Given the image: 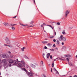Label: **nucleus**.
Wrapping results in <instances>:
<instances>
[{"label":"nucleus","mask_w":77,"mask_h":77,"mask_svg":"<svg viewBox=\"0 0 77 77\" xmlns=\"http://www.w3.org/2000/svg\"><path fill=\"white\" fill-rule=\"evenodd\" d=\"M58 39L60 41H63L64 42V41H66V37H63V35H61L60 37L58 38Z\"/></svg>","instance_id":"f257e3e1"},{"label":"nucleus","mask_w":77,"mask_h":77,"mask_svg":"<svg viewBox=\"0 0 77 77\" xmlns=\"http://www.w3.org/2000/svg\"><path fill=\"white\" fill-rule=\"evenodd\" d=\"M70 12V10H66V12H65V17H67V16H68V15L69 14V13Z\"/></svg>","instance_id":"f03ea898"},{"label":"nucleus","mask_w":77,"mask_h":77,"mask_svg":"<svg viewBox=\"0 0 77 77\" xmlns=\"http://www.w3.org/2000/svg\"><path fill=\"white\" fill-rule=\"evenodd\" d=\"M6 40V44H10V43L11 42H10V40H9V39L8 38V37H6L5 39Z\"/></svg>","instance_id":"7ed1b4c3"},{"label":"nucleus","mask_w":77,"mask_h":77,"mask_svg":"<svg viewBox=\"0 0 77 77\" xmlns=\"http://www.w3.org/2000/svg\"><path fill=\"white\" fill-rule=\"evenodd\" d=\"M27 74L28 75H30L31 77H32L33 75V73L32 72H28L27 73Z\"/></svg>","instance_id":"20e7f679"},{"label":"nucleus","mask_w":77,"mask_h":77,"mask_svg":"<svg viewBox=\"0 0 77 77\" xmlns=\"http://www.w3.org/2000/svg\"><path fill=\"white\" fill-rule=\"evenodd\" d=\"M2 63H3L4 65H6L7 63V61H6V59H4L2 60Z\"/></svg>","instance_id":"39448f33"},{"label":"nucleus","mask_w":77,"mask_h":77,"mask_svg":"<svg viewBox=\"0 0 77 77\" xmlns=\"http://www.w3.org/2000/svg\"><path fill=\"white\" fill-rule=\"evenodd\" d=\"M18 65H19L17 66L18 67H19V68H22V67H23V65L20 63H18Z\"/></svg>","instance_id":"423d86ee"},{"label":"nucleus","mask_w":77,"mask_h":77,"mask_svg":"<svg viewBox=\"0 0 77 77\" xmlns=\"http://www.w3.org/2000/svg\"><path fill=\"white\" fill-rule=\"evenodd\" d=\"M23 66L25 68H28L29 67V65L26 63L24 65H23Z\"/></svg>","instance_id":"0eeeda50"},{"label":"nucleus","mask_w":77,"mask_h":77,"mask_svg":"<svg viewBox=\"0 0 77 77\" xmlns=\"http://www.w3.org/2000/svg\"><path fill=\"white\" fill-rule=\"evenodd\" d=\"M30 67L33 68H35L36 67V66L33 65V64H30Z\"/></svg>","instance_id":"6e6552de"},{"label":"nucleus","mask_w":77,"mask_h":77,"mask_svg":"<svg viewBox=\"0 0 77 77\" xmlns=\"http://www.w3.org/2000/svg\"><path fill=\"white\" fill-rule=\"evenodd\" d=\"M21 63H22V64L23 65H23H24L26 64L24 61L23 60H21Z\"/></svg>","instance_id":"1a4fd4ad"},{"label":"nucleus","mask_w":77,"mask_h":77,"mask_svg":"<svg viewBox=\"0 0 77 77\" xmlns=\"http://www.w3.org/2000/svg\"><path fill=\"white\" fill-rule=\"evenodd\" d=\"M50 53H48L47 54L46 57L47 59H48V58L50 57Z\"/></svg>","instance_id":"9d476101"},{"label":"nucleus","mask_w":77,"mask_h":77,"mask_svg":"<svg viewBox=\"0 0 77 77\" xmlns=\"http://www.w3.org/2000/svg\"><path fill=\"white\" fill-rule=\"evenodd\" d=\"M9 63H13L14 60L12 59H10L8 61Z\"/></svg>","instance_id":"9b49d317"},{"label":"nucleus","mask_w":77,"mask_h":77,"mask_svg":"<svg viewBox=\"0 0 77 77\" xmlns=\"http://www.w3.org/2000/svg\"><path fill=\"white\" fill-rule=\"evenodd\" d=\"M60 44V42L59 41V40H57L56 41V44H57V45H59V44Z\"/></svg>","instance_id":"f8f14e48"},{"label":"nucleus","mask_w":77,"mask_h":77,"mask_svg":"<svg viewBox=\"0 0 77 77\" xmlns=\"http://www.w3.org/2000/svg\"><path fill=\"white\" fill-rule=\"evenodd\" d=\"M47 45H48V47H51V46L52 45V44L49 43Z\"/></svg>","instance_id":"ddd939ff"},{"label":"nucleus","mask_w":77,"mask_h":77,"mask_svg":"<svg viewBox=\"0 0 77 77\" xmlns=\"http://www.w3.org/2000/svg\"><path fill=\"white\" fill-rule=\"evenodd\" d=\"M65 57L68 58H69V57H71V55H65Z\"/></svg>","instance_id":"4468645a"},{"label":"nucleus","mask_w":77,"mask_h":77,"mask_svg":"<svg viewBox=\"0 0 77 77\" xmlns=\"http://www.w3.org/2000/svg\"><path fill=\"white\" fill-rule=\"evenodd\" d=\"M24 58H25V59H28V60H29V57H27V56H26V55H24Z\"/></svg>","instance_id":"2eb2a0df"},{"label":"nucleus","mask_w":77,"mask_h":77,"mask_svg":"<svg viewBox=\"0 0 77 77\" xmlns=\"http://www.w3.org/2000/svg\"><path fill=\"white\" fill-rule=\"evenodd\" d=\"M24 49H26V47H23V48H21V50L22 51H24Z\"/></svg>","instance_id":"dca6fc26"},{"label":"nucleus","mask_w":77,"mask_h":77,"mask_svg":"<svg viewBox=\"0 0 77 77\" xmlns=\"http://www.w3.org/2000/svg\"><path fill=\"white\" fill-rule=\"evenodd\" d=\"M13 62L14 63V64H15V65L17 64V60H14Z\"/></svg>","instance_id":"f3484780"},{"label":"nucleus","mask_w":77,"mask_h":77,"mask_svg":"<svg viewBox=\"0 0 77 77\" xmlns=\"http://www.w3.org/2000/svg\"><path fill=\"white\" fill-rule=\"evenodd\" d=\"M3 24L5 25L6 26H8V23L7 22H5Z\"/></svg>","instance_id":"a211bd4d"},{"label":"nucleus","mask_w":77,"mask_h":77,"mask_svg":"<svg viewBox=\"0 0 77 77\" xmlns=\"http://www.w3.org/2000/svg\"><path fill=\"white\" fill-rule=\"evenodd\" d=\"M2 56L4 58H6V54H2Z\"/></svg>","instance_id":"6ab92c4d"},{"label":"nucleus","mask_w":77,"mask_h":77,"mask_svg":"<svg viewBox=\"0 0 77 77\" xmlns=\"http://www.w3.org/2000/svg\"><path fill=\"white\" fill-rule=\"evenodd\" d=\"M69 65H70V66H73L74 65L73 64H72V63H71V62H69Z\"/></svg>","instance_id":"aec40b11"},{"label":"nucleus","mask_w":77,"mask_h":77,"mask_svg":"<svg viewBox=\"0 0 77 77\" xmlns=\"http://www.w3.org/2000/svg\"><path fill=\"white\" fill-rule=\"evenodd\" d=\"M42 42L43 44H47V43H48L47 42V41H46V42L43 41V42Z\"/></svg>","instance_id":"412c9836"},{"label":"nucleus","mask_w":77,"mask_h":77,"mask_svg":"<svg viewBox=\"0 0 77 77\" xmlns=\"http://www.w3.org/2000/svg\"><path fill=\"white\" fill-rule=\"evenodd\" d=\"M15 25V24H10V26H14Z\"/></svg>","instance_id":"4be33fe9"},{"label":"nucleus","mask_w":77,"mask_h":77,"mask_svg":"<svg viewBox=\"0 0 77 77\" xmlns=\"http://www.w3.org/2000/svg\"><path fill=\"white\" fill-rule=\"evenodd\" d=\"M48 26H49V27H51V28L52 29H53V27L51 26L50 25H48Z\"/></svg>","instance_id":"5701e85b"},{"label":"nucleus","mask_w":77,"mask_h":77,"mask_svg":"<svg viewBox=\"0 0 77 77\" xmlns=\"http://www.w3.org/2000/svg\"><path fill=\"white\" fill-rule=\"evenodd\" d=\"M49 50H50L51 51H54V50L53 49H49Z\"/></svg>","instance_id":"b1692460"},{"label":"nucleus","mask_w":77,"mask_h":77,"mask_svg":"<svg viewBox=\"0 0 77 77\" xmlns=\"http://www.w3.org/2000/svg\"><path fill=\"white\" fill-rule=\"evenodd\" d=\"M9 57V55H6L5 58H8Z\"/></svg>","instance_id":"393cba45"},{"label":"nucleus","mask_w":77,"mask_h":77,"mask_svg":"<svg viewBox=\"0 0 77 77\" xmlns=\"http://www.w3.org/2000/svg\"><path fill=\"white\" fill-rule=\"evenodd\" d=\"M11 29H12V30H15V27H14L13 26L11 27Z\"/></svg>","instance_id":"a878e982"},{"label":"nucleus","mask_w":77,"mask_h":77,"mask_svg":"<svg viewBox=\"0 0 77 77\" xmlns=\"http://www.w3.org/2000/svg\"><path fill=\"white\" fill-rule=\"evenodd\" d=\"M50 38L51 39H53V38H54V36H51L50 37Z\"/></svg>","instance_id":"bb28decb"},{"label":"nucleus","mask_w":77,"mask_h":77,"mask_svg":"<svg viewBox=\"0 0 77 77\" xmlns=\"http://www.w3.org/2000/svg\"><path fill=\"white\" fill-rule=\"evenodd\" d=\"M34 23V21H32L30 22V24H33V23Z\"/></svg>","instance_id":"cd10ccee"},{"label":"nucleus","mask_w":77,"mask_h":77,"mask_svg":"<svg viewBox=\"0 0 77 77\" xmlns=\"http://www.w3.org/2000/svg\"><path fill=\"white\" fill-rule=\"evenodd\" d=\"M4 45H5V46L6 47H9V45H8L5 44Z\"/></svg>","instance_id":"c85d7f7f"},{"label":"nucleus","mask_w":77,"mask_h":77,"mask_svg":"<svg viewBox=\"0 0 77 77\" xmlns=\"http://www.w3.org/2000/svg\"><path fill=\"white\" fill-rule=\"evenodd\" d=\"M23 70L24 71H25V72H27V70H26V68H23Z\"/></svg>","instance_id":"c756f323"},{"label":"nucleus","mask_w":77,"mask_h":77,"mask_svg":"<svg viewBox=\"0 0 77 77\" xmlns=\"http://www.w3.org/2000/svg\"><path fill=\"white\" fill-rule=\"evenodd\" d=\"M62 33L63 35H65V34H66V32H63Z\"/></svg>","instance_id":"7c9ffc66"},{"label":"nucleus","mask_w":77,"mask_h":77,"mask_svg":"<svg viewBox=\"0 0 77 77\" xmlns=\"http://www.w3.org/2000/svg\"><path fill=\"white\" fill-rule=\"evenodd\" d=\"M54 70L55 71H57V70L54 67Z\"/></svg>","instance_id":"2f4dec72"},{"label":"nucleus","mask_w":77,"mask_h":77,"mask_svg":"<svg viewBox=\"0 0 77 77\" xmlns=\"http://www.w3.org/2000/svg\"><path fill=\"white\" fill-rule=\"evenodd\" d=\"M54 62H53L52 64V67H54Z\"/></svg>","instance_id":"473e14b6"},{"label":"nucleus","mask_w":77,"mask_h":77,"mask_svg":"<svg viewBox=\"0 0 77 77\" xmlns=\"http://www.w3.org/2000/svg\"><path fill=\"white\" fill-rule=\"evenodd\" d=\"M57 25H58V26H59V25H60V23L58 22L57 23Z\"/></svg>","instance_id":"72a5a7b5"},{"label":"nucleus","mask_w":77,"mask_h":77,"mask_svg":"<svg viewBox=\"0 0 77 77\" xmlns=\"http://www.w3.org/2000/svg\"><path fill=\"white\" fill-rule=\"evenodd\" d=\"M66 60L68 62H69V59L68 58H66Z\"/></svg>","instance_id":"f704fd0d"},{"label":"nucleus","mask_w":77,"mask_h":77,"mask_svg":"<svg viewBox=\"0 0 77 77\" xmlns=\"http://www.w3.org/2000/svg\"><path fill=\"white\" fill-rule=\"evenodd\" d=\"M56 31H54V35L56 36Z\"/></svg>","instance_id":"c9c22d12"},{"label":"nucleus","mask_w":77,"mask_h":77,"mask_svg":"<svg viewBox=\"0 0 77 77\" xmlns=\"http://www.w3.org/2000/svg\"><path fill=\"white\" fill-rule=\"evenodd\" d=\"M21 26H26V25H23V24H22L21 23Z\"/></svg>","instance_id":"e433bc0d"},{"label":"nucleus","mask_w":77,"mask_h":77,"mask_svg":"<svg viewBox=\"0 0 77 77\" xmlns=\"http://www.w3.org/2000/svg\"><path fill=\"white\" fill-rule=\"evenodd\" d=\"M56 60H58V59L57 58H56L54 60V61H56Z\"/></svg>","instance_id":"4c0bfd02"},{"label":"nucleus","mask_w":77,"mask_h":77,"mask_svg":"<svg viewBox=\"0 0 77 77\" xmlns=\"http://www.w3.org/2000/svg\"><path fill=\"white\" fill-rule=\"evenodd\" d=\"M53 41H54V42H56V39H54L53 40Z\"/></svg>","instance_id":"58836bf2"},{"label":"nucleus","mask_w":77,"mask_h":77,"mask_svg":"<svg viewBox=\"0 0 77 77\" xmlns=\"http://www.w3.org/2000/svg\"><path fill=\"white\" fill-rule=\"evenodd\" d=\"M44 48H45V49H47V47L46 46H45L44 47Z\"/></svg>","instance_id":"ea45409f"},{"label":"nucleus","mask_w":77,"mask_h":77,"mask_svg":"<svg viewBox=\"0 0 77 77\" xmlns=\"http://www.w3.org/2000/svg\"><path fill=\"white\" fill-rule=\"evenodd\" d=\"M17 17V15L15 16L13 18H16V17Z\"/></svg>","instance_id":"a19ab883"},{"label":"nucleus","mask_w":77,"mask_h":77,"mask_svg":"<svg viewBox=\"0 0 77 77\" xmlns=\"http://www.w3.org/2000/svg\"><path fill=\"white\" fill-rule=\"evenodd\" d=\"M50 59H52V55L50 56Z\"/></svg>","instance_id":"79ce46f5"},{"label":"nucleus","mask_w":77,"mask_h":77,"mask_svg":"<svg viewBox=\"0 0 77 77\" xmlns=\"http://www.w3.org/2000/svg\"><path fill=\"white\" fill-rule=\"evenodd\" d=\"M41 64H42V65L43 64V61H41Z\"/></svg>","instance_id":"37998d69"},{"label":"nucleus","mask_w":77,"mask_h":77,"mask_svg":"<svg viewBox=\"0 0 77 77\" xmlns=\"http://www.w3.org/2000/svg\"><path fill=\"white\" fill-rule=\"evenodd\" d=\"M53 47H56V45H55V44H54L53 45Z\"/></svg>","instance_id":"c03bdc74"},{"label":"nucleus","mask_w":77,"mask_h":77,"mask_svg":"<svg viewBox=\"0 0 77 77\" xmlns=\"http://www.w3.org/2000/svg\"><path fill=\"white\" fill-rule=\"evenodd\" d=\"M8 47H11V48L13 47L12 46H10L9 45H8Z\"/></svg>","instance_id":"a18cd8bd"},{"label":"nucleus","mask_w":77,"mask_h":77,"mask_svg":"<svg viewBox=\"0 0 77 77\" xmlns=\"http://www.w3.org/2000/svg\"><path fill=\"white\" fill-rule=\"evenodd\" d=\"M69 29H72V28L69 27Z\"/></svg>","instance_id":"49530a36"},{"label":"nucleus","mask_w":77,"mask_h":77,"mask_svg":"<svg viewBox=\"0 0 77 77\" xmlns=\"http://www.w3.org/2000/svg\"><path fill=\"white\" fill-rule=\"evenodd\" d=\"M73 77H77V75H74L73 76Z\"/></svg>","instance_id":"de8ad7c7"},{"label":"nucleus","mask_w":77,"mask_h":77,"mask_svg":"<svg viewBox=\"0 0 77 77\" xmlns=\"http://www.w3.org/2000/svg\"><path fill=\"white\" fill-rule=\"evenodd\" d=\"M53 71V69H52V68H51V72H52Z\"/></svg>","instance_id":"09e8293b"},{"label":"nucleus","mask_w":77,"mask_h":77,"mask_svg":"<svg viewBox=\"0 0 77 77\" xmlns=\"http://www.w3.org/2000/svg\"><path fill=\"white\" fill-rule=\"evenodd\" d=\"M62 45H64V43H63V42H62Z\"/></svg>","instance_id":"8fccbe9b"},{"label":"nucleus","mask_w":77,"mask_h":77,"mask_svg":"<svg viewBox=\"0 0 77 77\" xmlns=\"http://www.w3.org/2000/svg\"><path fill=\"white\" fill-rule=\"evenodd\" d=\"M59 59H60V60H63V59H62V58H59Z\"/></svg>","instance_id":"3c124183"},{"label":"nucleus","mask_w":77,"mask_h":77,"mask_svg":"<svg viewBox=\"0 0 77 77\" xmlns=\"http://www.w3.org/2000/svg\"><path fill=\"white\" fill-rule=\"evenodd\" d=\"M43 56H45V54L43 53Z\"/></svg>","instance_id":"603ef678"},{"label":"nucleus","mask_w":77,"mask_h":77,"mask_svg":"<svg viewBox=\"0 0 77 77\" xmlns=\"http://www.w3.org/2000/svg\"><path fill=\"white\" fill-rule=\"evenodd\" d=\"M34 1V3L35 4V0H33Z\"/></svg>","instance_id":"864d4df0"},{"label":"nucleus","mask_w":77,"mask_h":77,"mask_svg":"<svg viewBox=\"0 0 77 77\" xmlns=\"http://www.w3.org/2000/svg\"><path fill=\"white\" fill-rule=\"evenodd\" d=\"M41 27H43V25H42L41 26Z\"/></svg>","instance_id":"5fc2aeb1"},{"label":"nucleus","mask_w":77,"mask_h":77,"mask_svg":"<svg viewBox=\"0 0 77 77\" xmlns=\"http://www.w3.org/2000/svg\"><path fill=\"white\" fill-rule=\"evenodd\" d=\"M43 25H46V24L45 23H43Z\"/></svg>","instance_id":"6e6d98bb"},{"label":"nucleus","mask_w":77,"mask_h":77,"mask_svg":"<svg viewBox=\"0 0 77 77\" xmlns=\"http://www.w3.org/2000/svg\"><path fill=\"white\" fill-rule=\"evenodd\" d=\"M57 74H59V72H58V71H57Z\"/></svg>","instance_id":"4d7b16f0"},{"label":"nucleus","mask_w":77,"mask_h":77,"mask_svg":"<svg viewBox=\"0 0 77 77\" xmlns=\"http://www.w3.org/2000/svg\"><path fill=\"white\" fill-rule=\"evenodd\" d=\"M17 61H18V59H17Z\"/></svg>","instance_id":"13d9d810"},{"label":"nucleus","mask_w":77,"mask_h":77,"mask_svg":"<svg viewBox=\"0 0 77 77\" xmlns=\"http://www.w3.org/2000/svg\"><path fill=\"white\" fill-rule=\"evenodd\" d=\"M32 27V26H29V27Z\"/></svg>","instance_id":"bf43d9fd"},{"label":"nucleus","mask_w":77,"mask_h":77,"mask_svg":"<svg viewBox=\"0 0 77 77\" xmlns=\"http://www.w3.org/2000/svg\"><path fill=\"white\" fill-rule=\"evenodd\" d=\"M56 49H57V50H58V49H57V48H56Z\"/></svg>","instance_id":"052dcab7"},{"label":"nucleus","mask_w":77,"mask_h":77,"mask_svg":"<svg viewBox=\"0 0 77 77\" xmlns=\"http://www.w3.org/2000/svg\"><path fill=\"white\" fill-rule=\"evenodd\" d=\"M9 53H11V52L9 51Z\"/></svg>","instance_id":"680f3d73"},{"label":"nucleus","mask_w":77,"mask_h":77,"mask_svg":"<svg viewBox=\"0 0 77 77\" xmlns=\"http://www.w3.org/2000/svg\"><path fill=\"white\" fill-rule=\"evenodd\" d=\"M43 58H44V59H45V57H43Z\"/></svg>","instance_id":"e2e57ef3"},{"label":"nucleus","mask_w":77,"mask_h":77,"mask_svg":"<svg viewBox=\"0 0 77 77\" xmlns=\"http://www.w3.org/2000/svg\"><path fill=\"white\" fill-rule=\"evenodd\" d=\"M76 57H77V55L76 56Z\"/></svg>","instance_id":"0e129e2a"},{"label":"nucleus","mask_w":77,"mask_h":77,"mask_svg":"<svg viewBox=\"0 0 77 77\" xmlns=\"http://www.w3.org/2000/svg\"><path fill=\"white\" fill-rule=\"evenodd\" d=\"M18 62H20V61H18Z\"/></svg>","instance_id":"69168bd1"},{"label":"nucleus","mask_w":77,"mask_h":77,"mask_svg":"<svg viewBox=\"0 0 77 77\" xmlns=\"http://www.w3.org/2000/svg\"><path fill=\"white\" fill-rule=\"evenodd\" d=\"M45 32L46 31L45 30L44 31Z\"/></svg>","instance_id":"338daca9"},{"label":"nucleus","mask_w":77,"mask_h":77,"mask_svg":"<svg viewBox=\"0 0 77 77\" xmlns=\"http://www.w3.org/2000/svg\"><path fill=\"white\" fill-rule=\"evenodd\" d=\"M14 65V64H13L12 65Z\"/></svg>","instance_id":"774afa93"}]
</instances>
